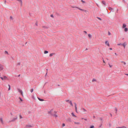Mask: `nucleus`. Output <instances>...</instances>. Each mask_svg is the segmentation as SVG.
<instances>
[{
  "label": "nucleus",
  "mask_w": 128,
  "mask_h": 128,
  "mask_svg": "<svg viewBox=\"0 0 128 128\" xmlns=\"http://www.w3.org/2000/svg\"><path fill=\"white\" fill-rule=\"evenodd\" d=\"M3 69V66L0 64V70H2Z\"/></svg>",
  "instance_id": "nucleus-6"
},
{
  "label": "nucleus",
  "mask_w": 128,
  "mask_h": 128,
  "mask_svg": "<svg viewBox=\"0 0 128 128\" xmlns=\"http://www.w3.org/2000/svg\"><path fill=\"white\" fill-rule=\"evenodd\" d=\"M65 101L66 102H69V101H70L69 100H65Z\"/></svg>",
  "instance_id": "nucleus-34"
},
{
  "label": "nucleus",
  "mask_w": 128,
  "mask_h": 128,
  "mask_svg": "<svg viewBox=\"0 0 128 128\" xmlns=\"http://www.w3.org/2000/svg\"><path fill=\"white\" fill-rule=\"evenodd\" d=\"M74 124L77 125H79L80 124V123L78 122H74Z\"/></svg>",
  "instance_id": "nucleus-9"
},
{
  "label": "nucleus",
  "mask_w": 128,
  "mask_h": 128,
  "mask_svg": "<svg viewBox=\"0 0 128 128\" xmlns=\"http://www.w3.org/2000/svg\"><path fill=\"white\" fill-rule=\"evenodd\" d=\"M50 16L51 17H52L53 18L54 17L53 15V14H51L50 15Z\"/></svg>",
  "instance_id": "nucleus-39"
},
{
  "label": "nucleus",
  "mask_w": 128,
  "mask_h": 128,
  "mask_svg": "<svg viewBox=\"0 0 128 128\" xmlns=\"http://www.w3.org/2000/svg\"><path fill=\"white\" fill-rule=\"evenodd\" d=\"M97 18L99 20H102V19L101 18H99V17H97Z\"/></svg>",
  "instance_id": "nucleus-33"
},
{
  "label": "nucleus",
  "mask_w": 128,
  "mask_h": 128,
  "mask_svg": "<svg viewBox=\"0 0 128 128\" xmlns=\"http://www.w3.org/2000/svg\"><path fill=\"white\" fill-rule=\"evenodd\" d=\"M19 116H20V119H21V118H22V117L21 116V115H20Z\"/></svg>",
  "instance_id": "nucleus-37"
},
{
  "label": "nucleus",
  "mask_w": 128,
  "mask_h": 128,
  "mask_svg": "<svg viewBox=\"0 0 128 128\" xmlns=\"http://www.w3.org/2000/svg\"><path fill=\"white\" fill-rule=\"evenodd\" d=\"M115 54H116V53H115Z\"/></svg>",
  "instance_id": "nucleus-51"
},
{
  "label": "nucleus",
  "mask_w": 128,
  "mask_h": 128,
  "mask_svg": "<svg viewBox=\"0 0 128 128\" xmlns=\"http://www.w3.org/2000/svg\"><path fill=\"white\" fill-rule=\"evenodd\" d=\"M103 62L104 63H105V62L104 61V60H103Z\"/></svg>",
  "instance_id": "nucleus-49"
},
{
  "label": "nucleus",
  "mask_w": 128,
  "mask_h": 128,
  "mask_svg": "<svg viewBox=\"0 0 128 128\" xmlns=\"http://www.w3.org/2000/svg\"><path fill=\"white\" fill-rule=\"evenodd\" d=\"M81 2H82L83 3H85V2L84 1H83L82 0H81Z\"/></svg>",
  "instance_id": "nucleus-31"
},
{
  "label": "nucleus",
  "mask_w": 128,
  "mask_h": 128,
  "mask_svg": "<svg viewBox=\"0 0 128 128\" xmlns=\"http://www.w3.org/2000/svg\"><path fill=\"white\" fill-rule=\"evenodd\" d=\"M108 126H109V127H110L112 126L111 124V123H109V124H108Z\"/></svg>",
  "instance_id": "nucleus-24"
},
{
  "label": "nucleus",
  "mask_w": 128,
  "mask_h": 128,
  "mask_svg": "<svg viewBox=\"0 0 128 128\" xmlns=\"http://www.w3.org/2000/svg\"><path fill=\"white\" fill-rule=\"evenodd\" d=\"M84 32L86 34H87V32L85 31H84Z\"/></svg>",
  "instance_id": "nucleus-41"
},
{
  "label": "nucleus",
  "mask_w": 128,
  "mask_h": 128,
  "mask_svg": "<svg viewBox=\"0 0 128 128\" xmlns=\"http://www.w3.org/2000/svg\"><path fill=\"white\" fill-rule=\"evenodd\" d=\"M5 53H6V54H8V52H7V51H5Z\"/></svg>",
  "instance_id": "nucleus-40"
},
{
  "label": "nucleus",
  "mask_w": 128,
  "mask_h": 128,
  "mask_svg": "<svg viewBox=\"0 0 128 128\" xmlns=\"http://www.w3.org/2000/svg\"><path fill=\"white\" fill-rule=\"evenodd\" d=\"M48 52L47 51L45 50L44 51V54H46L48 53Z\"/></svg>",
  "instance_id": "nucleus-20"
},
{
  "label": "nucleus",
  "mask_w": 128,
  "mask_h": 128,
  "mask_svg": "<svg viewBox=\"0 0 128 128\" xmlns=\"http://www.w3.org/2000/svg\"><path fill=\"white\" fill-rule=\"evenodd\" d=\"M32 126L31 125H26V127H31Z\"/></svg>",
  "instance_id": "nucleus-22"
},
{
  "label": "nucleus",
  "mask_w": 128,
  "mask_h": 128,
  "mask_svg": "<svg viewBox=\"0 0 128 128\" xmlns=\"http://www.w3.org/2000/svg\"><path fill=\"white\" fill-rule=\"evenodd\" d=\"M128 29L127 28H125L124 29V30L125 32H126L128 31Z\"/></svg>",
  "instance_id": "nucleus-19"
},
{
  "label": "nucleus",
  "mask_w": 128,
  "mask_h": 128,
  "mask_svg": "<svg viewBox=\"0 0 128 128\" xmlns=\"http://www.w3.org/2000/svg\"><path fill=\"white\" fill-rule=\"evenodd\" d=\"M0 78L1 79L3 80H8V78L7 77L5 76H4L3 77H0Z\"/></svg>",
  "instance_id": "nucleus-2"
},
{
  "label": "nucleus",
  "mask_w": 128,
  "mask_h": 128,
  "mask_svg": "<svg viewBox=\"0 0 128 128\" xmlns=\"http://www.w3.org/2000/svg\"><path fill=\"white\" fill-rule=\"evenodd\" d=\"M10 114H11V115H12V112H11V113H10Z\"/></svg>",
  "instance_id": "nucleus-48"
},
{
  "label": "nucleus",
  "mask_w": 128,
  "mask_h": 128,
  "mask_svg": "<svg viewBox=\"0 0 128 128\" xmlns=\"http://www.w3.org/2000/svg\"><path fill=\"white\" fill-rule=\"evenodd\" d=\"M21 4H22V0H17Z\"/></svg>",
  "instance_id": "nucleus-17"
},
{
  "label": "nucleus",
  "mask_w": 128,
  "mask_h": 128,
  "mask_svg": "<svg viewBox=\"0 0 128 128\" xmlns=\"http://www.w3.org/2000/svg\"><path fill=\"white\" fill-rule=\"evenodd\" d=\"M110 50H112V48H110Z\"/></svg>",
  "instance_id": "nucleus-46"
},
{
  "label": "nucleus",
  "mask_w": 128,
  "mask_h": 128,
  "mask_svg": "<svg viewBox=\"0 0 128 128\" xmlns=\"http://www.w3.org/2000/svg\"><path fill=\"white\" fill-rule=\"evenodd\" d=\"M19 98V99H20V100L21 101H22V99L21 98Z\"/></svg>",
  "instance_id": "nucleus-42"
},
{
  "label": "nucleus",
  "mask_w": 128,
  "mask_h": 128,
  "mask_svg": "<svg viewBox=\"0 0 128 128\" xmlns=\"http://www.w3.org/2000/svg\"><path fill=\"white\" fill-rule=\"evenodd\" d=\"M126 128V127L124 126H122V127H119V128L117 127V128Z\"/></svg>",
  "instance_id": "nucleus-25"
},
{
  "label": "nucleus",
  "mask_w": 128,
  "mask_h": 128,
  "mask_svg": "<svg viewBox=\"0 0 128 128\" xmlns=\"http://www.w3.org/2000/svg\"><path fill=\"white\" fill-rule=\"evenodd\" d=\"M127 45V43L126 42H124L123 44H122V46L124 47V48H125L126 46Z\"/></svg>",
  "instance_id": "nucleus-4"
},
{
  "label": "nucleus",
  "mask_w": 128,
  "mask_h": 128,
  "mask_svg": "<svg viewBox=\"0 0 128 128\" xmlns=\"http://www.w3.org/2000/svg\"><path fill=\"white\" fill-rule=\"evenodd\" d=\"M102 2L104 5H106V2L105 1L103 0L102 1Z\"/></svg>",
  "instance_id": "nucleus-13"
},
{
  "label": "nucleus",
  "mask_w": 128,
  "mask_h": 128,
  "mask_svg": "<svg viewBox=\"0 0 128 128\" xmlns=\"http://www.w3.org/2000/svg\"><path fill=\"white\" fill-rule=\"evenodd\" d=\"M115 110H116V113L117 112V108H115Z\"/></svg>",
  "instance_id": "nucleus-43"
},
{
  "label": "nucleus",
  "mask_w": 128,
  "mask_h": 128,
  "mask_svg": "<svg viewBox=\"0 0 128 128\" xmlns=\"http://www.w3.org/2000/svg\"><path fill=\"white\" fill-rule=\"evenodd\" d=\"M122 44L121 43L118 44H117V45L118 46L122 45Z\"/></svg>",
  "instance_id": "nucleus-32"
},
{
  "label": "nucleus",
  "mask_w": 128,
  "mask_h": 128,
  "mask_svg": "<svg viewBox=\"0 0 128 128\" xmlns=\"http://www.w3.org/2000/svg\"><path fill=\"white\" fill-rule=\"evenodd\" d=\"M109 8V9L110 10H113V9L112 8H111L109 7V8Z\"/></svg>",
  "instance_id": "nucleus-29"
},
{
  "label": "nucleus",
  "mask_w": 128,
  "mask_h": 128,
  "mask_svg": "<svg viewBox=\"0 0 128 128\" xmlns=\"http://www.w3.org/2000/svg\"><path fill=\"white\" fill-rule=\"evenodd\" d=\"M20 76V75H19L18 76Z\"/></svg>",
  "instance_id": "nucleus-52"
},
{
  "label": "nucleus",
  "mask_w": 128,
  "mask_h": 128,
  "mask_svg": "<svg viewBox=\"0 0 128 128\" xmlns=\"http://www.w3.org/2000/svg\"><path fill=\"white\" fill-rule=\"evenodd\" d=\"M34 91V90L33 89H32L31 90H30V92H32Z\"/></svg>",
  "instance_id": "nucleus-35"
},
{
  "label": "nucleus",
  "mask_w": 128,
  "mask_h": 128,
  "mask_svg": "<svg viewBox=\"0 0 128 128\" xmlns=\"http://www.w3.org/2000/svg\"><path fill=\"white\" fill-rule=\"evenodd\" d=\"M0 122H1L2 123H3V120H2V118H1L0 119Z\"/></svg>",
  "instance_id": "nucleus-21"
},
{
  "label": "nucleus",
  "mask_w": 128,
  "mask_h": 128,
  "mask_svg": "<svg viewBox=\"0 0 128 128\" xmlns=\"http://www.w3.org/2000/svg\"><path fill=\"white\" fill-rule=\"evenodd\" d=\"M122 62V63L124 64V65H126V63L125 62Z\"/></svg>",
  "instance_id": "nucleus-30"
},
{
  "label": "nucleus",
  "mask_w": 128,
  "mask_h": 128,
  "mask_svg": "<svg viewBox=\"0 0 128 128\" xmlns=\"http://www.w3.org/2000/svg\"><path fill=\"white\" fill-rule=\"evenodd\" d=\"M54 117H55L56 118V117H57L58 116L56 114H54Z\"/></svg>",
  "instance_id": "nucleus-27"
},
{
  "label": "nucleus",
  "mask_w": 128,
  "mask_h": 128,
  "mask_svg": "<svg viewBox=\"0 0 128 128\" xmlns=\"http://www.w3.org/2000/svg\"><path fill=\"white\" fill-rule=\"evenodd\" d=\"M38 100L40 101H43L44 100L43 99L38 98Z\"/></svg>",
  "instance_id": "nucleus-23"
},
{
  "label": "nucleus",
  "mask_w": 128,
  "mask_h": 128,
  "mask_svg": "<svg viewBox=\"0 0 128 128\" xmlns=\"http://www.w3.org/2000/svg\"><path fill=\"white\" fill-rule=\"evenodd\" d=\"M126 26V24H123V26H122V28H124Z\"/></svg>",
  "instance_id": "nucleus-14"
},
{
  "label": "nucleus",
  "mask_w": 128,
  "mask_h": 128,
  "mask_svg": "<svg viewBox=\"0 0 128 128\" xmlns=\"http://www.w3.org/2000/svg\"><path fill=\"white\" fill-rule=\"evenodd\" d=\"M8 86H9V88H8V90H10V85L9 84L8 85Z\"/></svg>",
  "instance_id": "nucleus-26"
},
{
  "label": "nucleus",
  "mask_w": 128,
  "mask_h": 128,
  "mask_svg": "<svg viewBox=\"0 0 128 128\" xmlns=\"http://www.w3.org/2000/svg\"><path fill=\"white\" fill-rule=\"evenodd\" d=\"M125 74L127 76H128V74Z\"/></svg>",
  "instance_id": "nucleus-47"
},
{
  "label": "nucleus",
  "mask_w": 128,
  "mask_h": 128,
  "mask_svg": "<svg viewBox=\"0 0 128 128\" xmlns=\"http://www.w3.org/2000/svg\"><path fill=\"white\" fill-rule=\"evenodd\" d=\"M62 127H64L65 126V124L63 123L62 124Z\"/></svg>",
  "instance_id": "nucleus-36"
},
{
  "label": "nucleus",
  "mask_w": 128,
  "mask_h": 128,
  "mask_svg": "<svg viewBox=\"0 0 128 128\" xmlns=\"http://www.w3.org/2000/svg\"><path fill=\"white\" fill-rule=\"evenodd\" d=\"M52 110H50V111H49L48 112V113L49 114H52Z\"/></svg>",
  "instance_id": "nucleus-11"
},
{
  "label": "nucleus",
  "mask_w": 128,
  "mask_h": 128,
  "mask_svg": "<svg viewBox=\"0 0 128 128\" xmlns=\"http://www.w3.org/2000/svg\"><path fill=\"white\" fill-rule=\"evenodd\" d=\"M94 128V126H92L90 127V128Z\"/></svg>",
  "instance_id": "nucleus-38"
},
{
  "label": "nucleus",
  "mask_w": 128,
  "mask_h": 128,
  "mask_svg": "<svg viewBox=\"0 0 128 128\" xmlns=\"http://www.w3.org/2000/svg\"><path fill=\"white\" fill-rule=\"evenodd\" d=\"M69 103L70 104V105L72 106H73V104H72V103L71 101H69Z\"/></svg>",
  "instance_id": "nucleus-18"
},
{
  "label": "nucleus",
  "mask_w": 128,
  "mask_h": 128,
  "mask_svg": "<svg viewBox=\"0 0 128 128\" xmlns=\"http://www.w3.org/2000/svg\"><path fill=\"white\" fill-rule=\"evenodd\" d=\"M18 92H20V93L22 95V96H23V93H22V91L19 89H18Z\"/></svg>",
  "instance_id": "nucleus-7"
},
{
  "label": "nucleus",
  "mask_w": 128,
  "mask_h": 128,
  "mask_svg": "<svg viewBox=\"0 0 128 128\" xmlns=\"http://www.w3.org/2000/svg\"><path fill=\"white\" fill-rule=\"evenodd\" d=\"M81 119H82H82H84V118H81Z\"/></svg>",
  "instance_id": "nucleus-50"
},
{
  "label": "nucleus",
  "mask_w": 128,
  "mask_h": 128,
  "mask_svg": "<svg viewBox=\"0 0 128 128\" xmlns=\"http://www.w3.org/2000/svg\"><path fill=\"white\" fill-rule=\"evenodd\" d=\"M109 66L110 67V68H111L112 67V65H111L110 64H109Z\"/></svg>",
  "instance_id": "nucleus-44"
},
{
  "label": "nucleus",
  "mask_w": 128,
  "mask_h": 128,
  "mask_svg": "<svg viewBox=\"0 0 128 128\" xmlns=\"http://www.w3.org/2000/svg\"><path fill=\"white\" fill-rule=\"evenodd\" d=\"M17 116H16L13 118V119L11 120L10 122H14L17 120Z\"/></svg>",
  "instance_id": "nucleus-3"
},
{
  "label": "nucleus",
  "mask_w": 128,
  "mask_h": 128,
  "mask_svg": "<svg viewBox=\"0 0 128 128\" xmlns=\"http://www.w3.org/2000/svg\"><path fill=\"white\" fill-rule=\"evenodd\" d=\"M71 8H78V9H79L80 10L83 11H84L85 12H86V10L82 9L79 8L78 7L74 6H71Z\"/></svg>",
  "instance_id": "nucleus-1"
},
{
  "label": "nucleus",
  "mask_w": 128,
  "mask_h": 128,
  "mask_svg": "<svg viewBox=\"0 0 128 128\" xmlns=\"http://www.w3.org/2000/svg\"><path fill=\"white\" fill-rule=\"evenodd\" d=\"M82 110L83 111V112H87V110H86L84 108H82Z\"/></svg>",
  "instance_id": "nucleus-16"
},
{
  "label": "nucleus",
  "mask_w": 128,
  "mask_h": 128,
  "mask_svg": "<svg viewBox=\"0 0 128 128\" xmlns=\"http://www.w3.org/2000/svg\"><path fill=\"white\" fill-rule=\"evenodd\" d=\"M105 43L108 46H110V44H109V43L108 42V41H105Z\"/></svg>",
  "instance_id": "nucleus-8"
},
{
  "label": "nucleus",
  "mask_w": 128,
  "mask_h": 128,
  "mask_svg": "<svg viewBox=\"0 0 128 128\" xmlns=\"http://www.w3.org/2000/svg\"><path fill=\"white\" fill-rule=\"evenodd\" d=\"M74 104H75V110H76V112L78 113V112L77 110V107L76 106V104L75 103H74Z\"/></svg>",
  "instance_id": "nucleus-5"
},
{
  "label": "nucleus",
  "mask_w": 128,
  "mask_h": 128,
  "mask_svg": "<svg viewBox=\"0 0 128 128\" xmlns=\"http://www.w3.org/2000/svg\"><path fill=\"white\" fill-rule=\"evenodd\" d=\"M54 53H52V54H50V57L52 56L53 55H54Z\"/></svg>",
  "instance_id": "nucleus-15"
},
{
  "label": "nucleus",
  "mask_w": 128,
  "mask_h": 128,
  "mask_svg": "<svg viewBox=\"0 0 128 128\" xmlns=\"http://www.w3.org/2000/svg\"><path fill=\"white\" fill-rule=\"evenodd\" d=\"M88 37L90 38H91L92 37V35L90 34H88Z\"/></svg>",
  "instance_id": "nucleus-10"
},
{
  "label": "nucleus",
  "mask_w": 128,
  "mask_h": 128,
  "mask_svg": "<svg viewBox=\"0 0 128 128\" xmlns=\"http://www.w3.org/2000/svg\"><path fill=\"white\" fill-rule=\"evenodd\" d=\"M84 119L85 120H86V121L87 120V119L86 118H84Z\"/></svg>",
  "instance_id": "nucleus-45"
},
{
  "label": "nucleus",
  "mask_w": 128,
  "mask_h": 128,
  "mask_svg": "<svg viewBox=\"0 0 128 128\" xmlns=\"http://www.w3.org/2000/svg\"><path fill=\"white\" fill-rule=\"evenodd\" d=\"M71 114L72 116L75 117H76V116L73 113V112L72 113H71Z\"/></svg>",
  "instance_id": "nucleus-12"
},
{
  "label": "nucleus",
  "mask_w": 128,
  "mask_h": 128,
  "mask_svg": "<svg viewBox=\"0 0 128 128\" xmlns=\"http://www.w3.org/2000/svg\"><path fill=\"white\" fill-rule=\"evenodd\" d=\"M92 81V82H95L96 81V80L94 78L93 79Z\"/></svg>",
  "instance_id": "nucleus-28"
}]
</instances>
